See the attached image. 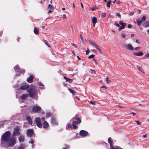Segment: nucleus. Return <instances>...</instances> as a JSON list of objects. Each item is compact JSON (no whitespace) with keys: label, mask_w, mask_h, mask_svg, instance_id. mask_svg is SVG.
Here are the masks:
<instances>
[{"label":"nucleus","mask_w":149,"mask_h":149,"mask_svg":"<svg viewBox=\"0 0 149 149\" xmlns=\"http://www.w3.org/2000/svg\"><path fill=\"white\" fill-rule=\"evenodd\" d=\"M24 138L23 136H21L19 138V140L20 142H22L24 141Z\"/></svg>","instance_id":"obj_21"},{"label":"nucleus","mask_w":149,"mask_h":149,"mask_svg":"<svg viewBox=\"0 0 149 149\" xmlns=\"http://www.w3.org/2000/svg\"><path fill=\"white\" fill-rule=\"evenodd\" d=\"M143 136L144 138H146L147 137L146 134L144 135Z\"/></svg>","instance_id":"obj_58"},{"label":"nucleus","mask_w":149,"mask_h":149,"mask_svg":"<svg viewBox=\"0 0 149 149\" xmlns=\"http://www.w3.org/2000/svg\"><path fill=\"white\" fill-rule=\"evenodd\" d=\"M29 88V86L28 85H23L20 86V89L21 90H26Z\"/></svg>","instance_id":"obj_13"},{"label":"nucleus","mask_w":149,"mask_h":149,"mask_svg":"<svg viewBox=\"0 0 149 149\" xmlns=\"http://www.w3.org/2000/svg\"><path fill=\"white\" fill-rule=\"evenodd\" d=\"M80 38H81V40L82 41V42H83V37L81 34H80Z\"/></svg>","instance_id":"obj_49"},{"label":"nucleus","mask_w":149,"mask_h":149,"mask_svg":"<svg viewBox=\"0 0 149 149\" xmlns=\"http://www.w3.org/2000/svg\"><path fill=\"white\" fill-rule=\"evenodd\" d=\"M88 133L86 131L81 130L79 132L80 135L83 137H85L88 135Z\"/></svg>","instance_id":"obj_7"},{"label":"nucleus","mask_w":149,"mask_h":149,"mask_svg":"<svg viewBox=\"0 0 149 149\" xmlns=\"http://www.w3.org/2000/svg\"><path fill=\"white\" fill-rule=\"evenodd\" d=\"M26 119L28 122L29 124V125H31L32 124V121L31 118L29 117L28 116L26 117Z\"/></svg>","instance_id":"obj_15"},{"label":"nucleus","mask_w":149,"mask_h":149,"mask_svg":"<svg viewBox=\"0 0 149 149\" xmlns=\"http://www.w3.org/2000/svg\"><path fill=\"white\" fill-rule=\"evenodd\" d=\"M95 57V55L94 54H92L88 56V58L90 59L92 58H93Z\"/></svg>","instance_id":"obj_33"},{"label":"nucleus","mask_w":149,"mask_h":149,"mask_svg":"<svg viewBox=\"0 0 149 149\" xmlns=\"http://www.w3.org/2000/svg\"><path fill=\"white\" fill-rule=\"evenodd\" d=\"M48 8L49 9H51L53 7L51 4H49L48 6Z\"/></svg>","instance_id":"obj_34"},{"label":"nucleus","mask_w":149,"mask_h":149,"mask_svg":"<svg viewBox=\"0 0 149 149\" xmlns=\"http://www.w3.org/2000/svg\"><path fill=\"white\" fill-rule=\"evenodd\" d=\"M136 22L137 24L139 26H140L141 24L142 23V21L139 19H137L136 20Z\"/></svg>","instance_id":"obj_22"},{"label":"nucleus","mask_w":149,"mask_h":149,"mask_svg":"<svg viewBox=\"0 0 149 149\" xmlns=\"http://www.w3.org/2000/svg\"><path fill=\"white\" fill-rule=\"evenodd\" d=\"M144 27H147L149 26V22H148L145 23L143 25Z\"/></svg>","instance_id":"obj_26"},{"label":"nucleus","mask_w":149,"mask_h":149,"mask_svg":"<svg viewBox=\"0 0 149 149\" xmlns=\"http://www.w3.org/2000/svg\"><path fill=\"white\" fill-rule=\"evenodd\" d=\"M105 81H106V83L107 84H108L109 83H110L111 81V80L109 79L108 77H106V79H105Z\"/></svg>","instance_id":"obj_28"},{"label":"nucleus","mask_w":149,"mask_h":149,"mask_svg":"<svg viewBox=\"0 0 149 149\" xmlns=\"http://www.w3.org/2000/svg\"><path fill=\"white\" fill-rule=\"evenodd\" d=\"M134 14V12L133 11L129 13V15H132Z\"/></svg>","instance_id":"obj_44"},{"label":"nucleus","mask_w":149,"mask_h":149,"mask_svg":"<svg viewBox=\"0 0 149 149\" xmlns=\"http://www.w3.org/2000/svg\"><path fill=\"white\" fill-rule=\"evenodd\" d=\"M94 62H95V63L96 65H97V62L96 60H95V61Z\"/></svg>","instance_id":"obj_56"},{"label":"nucleus","mask_w":149,"mask_h":149,"mask_svg":"<svg viewBox=\"0 0 149 149\" xmlns=\"http://www.w3.org/2000/svg\"><path fill=\"white\" fill-rule=\"evenodd\" d=\"M51 114L49 113H47L46 114V117L47 118H48L49 117H50L51 116Z\"/></svg>","instance_id":"obj_32"},{"label":"nucleus","mask_w":149,"mask_h":149,"mask_svg":"<svg viewBox=\"0 0 149 149\" xmlns=\"http://www.w3.org/2000/svg\"><path fill=\"white\" fill-rule=\"evenodd\" d=\"M43 127L45 129L47 128L49 126V125L46 121H44L43 123Z\"/></svg>","instance_id":"obj_11"},{"label":"nucleus","mask_w":149,"mask_h":149,"mask_svg":"<svg viewBox=\"0 0 149 149\" xmlns=\"http://www.w3.org/2000/svg\"><path fill=\"white\" fill-rule=\"evenodd\" d=\"M138 68L140 71H141V72L142 71V68L141 66H138Z\"/></svg>","instance_id":"obj_38"},{"label":"nucleus","mask_w":149,"mask_h":149,"mask_svg":"<svg viewBox=\"0 0 149 149\" xmlns=\"http://www.w3.org/2000/svg\"><path fill=\"white\" fill-rule=\"evenodd\" d=\"M30 97L32 98H35L37 95L36 89L34 87H31L27 90Z\"/></svg>","instance_id":"obj_2"},{"label":"nucleus","mask_w":149,"mask_h":149,"mask_svg":"<svg viewBox=\"0 0 149 149\" xmlns=\"http://www.w3.org/2000/svg\"><path fill=\"white\" fill-rule=\"evenodd\" d=\"M124 46L125 48L127 49L130 50H133L134 49V48L131 44H125Z\"/></svg>","instance_id":"obj_5"},{"label":"nucleus","mask_w":149,"mask_h":149,"mask_svg":"<svg viewBox=\"0 0 149 149\" xmlns=\"http://www.w3.org/2000/svg\"><path fill=\"white\" fill-rule=\"evenodd\" d=\"M33 133L34 132L32 129H28L27 130V135L29 137H31L33 135Z\"/></svg>","instance_id":"obj_8"},{"label":"nucleus","mask_w":149,"mask_h":149,"mask_svg":"<svg viewBox=\"0 0 149 149\" xmlns=\"http://www.w3.org/2000/svg\"><path fill=\"white\" fill-rule=\"evenodd\" d=\"M63 78L66 80L67 81H68L70 83H71L72 81V79L67 78L65 76H64Z\"/></svg>","instance_id":"obj_24"},{"label":"nucleus","mask_w":149,"mask_h":149,"mask_svg":"<svg viewBox=\"0 0 149 149\" xmlns=\"http://www.w3.org/2000/svg\"><path fill=\"white\" fill-rule=\"evenodd\" d=\"M129 28H132V25L130 24H128L127 26Z\"/></svg>","instance_id":"obj_43"},{"label":"nucleus","mask_w":149,"mask_h":149,"mask_svg":"<svg viewBox=\"0 0 149 149\" xmlns=\"http://www.w3.org/2000/svg\"><path fill=\"white\" fill-rule=\"evenodd\" d=\"M69 147L68 146H66L65 148H63V149H68Z\"/></svg>","instance_id":"obj_41"},{"label":"nucleus","mask_w":149,"mask_h":149,"mask_svg":"<svg viewBox=\"0 0 149 149\" xmlns=\"http://www.w3.org/2000/svg\"><path fill=\"white\" fill-rule=\"evenodd\" d=\"M77 58H78V59L79 60H80V58L78 56H77Z\"/></svg>","instance_id":"obj_63"},{"label":"nucleus","mask_w":149,"mask_h":149,"mask_svg":"<svg viewBox=\"0 0 149 149\" xmlns=\"http://www.w3.org/2000/svg\"><path fill=\"white\" fill-rule=\"evenodd\" d=\"M89 41L90 42V44L92 45L93 46L95 47L96 49L98 50L100 52L102 53L100 49L99 48L98 46L95 44L91 40H89Z\"/></svg>","instance_id":"obj_4"},{"label":"nucleus","mask_w":149,"mask_h":149,"mask_svg":"<svg viewBox=\"0 0 149 149\" xmlns=\"http://www.w3.org/2000/svg\"><path fill=\"white\" fill-rule=\"evenodd\" d=\"M41 119L42 121H45L44 120L45 119V118H41Z\"/></svg>","instance_id":"obj_61"},{"label":"nucleus","mask_w":149,"mask_h":149,"mask_svg":"<svg viewBox=\"0 0 149 149\" xmlns=\"http://www.w3.org/2000/svg\"><path fill=\"white\" fill-rule=\"evenodd\" d=\"M5 143L8 147H13L16 143L15 139L13 137L10 136L9 131L6 132L2 136L1 144Z\"/></svg>","instance_id":"obj_1"},{"label":"nucleus","mask_w":149,"mask_h":149,"mask_svg":"<svg viewBox=\"0 0 149 149\" xmlns=\"http://www.w3.org/2000/svg\"><path fill=\"white\" fill-rule=\"evenodd\" d=\"M68 128H72V126L70 124H69L68 125Z\"/></svg>","instance_id":"obj_39"},{"label":"nucleus","mask_w":149,"mask_h":149,"mask_svg":"<svg viewBox=\"0 0 149 149\" xmlns=\"http://www.w3.org/2000/svg\"><path fill=\"white\" fill-rule=\"evenodd\" d=\"M146 20V17L145 16H143L141 20L142 21H145Z\"/></svg>","instance_id":"obj_37"},{"label":"nucleus","mask_w":149,"mask_h":149,"mask_svg":"<svg viewBox=\"0 0 149 149\" xmlns=\"http://www.w3.org/2000/svg\"><path fill=\"white\" fill-rule=\"evenodd\" d=\"M111 1L110 0L109 1H108L107 2V6L108 7H110V4L111 3Z\"/></svg>","instance_id":"obj_29"},{"label":"nucleus","mask_w":149,"mask_h":149,"mask_svg":"<svg viewBox=\"0 0 149 149\" xmlns=\"http://www.w3.org/2000/svg\"><path fill=\"white\" fill-rule=\"evenodd\" d=\"M140 48V47H137L135 49V50H138V49H139Z\"/></svg>","instance_id":"obj_55"},{"label":"nucleus","mask_w":149,"mask_h":149,"mask_svg":"<svg viewBox=\"0 0 149 149\" xmlns=\"http://www.w3.org/2000/svg\"><path fill=\"white\" fill-rule=\"evenodd\" d=\"M135 121L137 123L138 125H140V123L138 121L135 120Z\"/></svg>","instance_id":"obj_53"},{"label":"nucleus","mask_w":149,"mask_h":149,"mask_svg":"<svg viewBox=\"0 0 149 149\" xmlns=\"http://www.w3.org/2000/svg\"><path fill=\"white\" fill-rule=\"evenodd\" d=\"M91 71L92 73L95 74V70H93L91 69Z\"/></svg>","instance_id":"obj_46"},{"label":"nucleus","mask_w":149,"mask_h":149,"mask_svg":"<svg viewBox=\"0 0 149 149\" xmlns=\"http://www.w3.org/2000/svg\"><path fill=\"white\" fill-rule=\"evenodd\" d=\"M33 75H31L29 78L27 79V81L29 83H31L33 81Z\"/></svg>","instance_id":"obj_14"},{"label":"nucleus","mask_w":149,"mask_h":149,"mask_svg":"<svg viewBox=\"0 0 149 149\" xmlns=\"http://www.w3.org/2000/svg\"><path fill=\"white\" fill-rule=\"evenodd\" d=\"M115 25H116V26H117L118 27L120 26V25L118 23H115Z\"/></svg>","instance_id":"obj_50"},{"label":"nucleus","mask_w":149,"mask_h":149,"mask_svg":"<svg viewBox=\"0 0 149 149\" xmlns=\"http://www.w3.org/2000/svg\"><path fill=\"white\" fill-rule=\"evenodd\" d=\"M51 122L52 124L54 125H57L58 123L55 119L54 118H52L51 120Z\"/></svg>","instance_id":"obj_12"},{"label":"nucleus","mask_w":149,"mask_h":149,"mask_svg":"<svg viewBox=\"0 0 149 149\" xmlns=\"http://www.w3.org/2000/svg\"><path fill=\"white\" fill-rule=\"evenodd\" d=\"M86 54H88L89 53V51L88 49L86 51Z\"/></svg>","instance_id":"obj_42"},{"label":"nucleus","mask_w":149,"mask_h":149,"mask_svg":"<svg viewBox=\"0 0 149 149\" xmlns=\"http://www.w3.org/2000/svg\"><path fill=\"white\" fill-rule=\"evenodd\" d=\"M101 88H104L105 89H107V86H101Z\"/></svg>","instance_id":"obj_48"},{"label":"nucleus","mask_w":149,"mask_h":149,"mask_svg":"<svg viewBox=\"0 0 149 149\" xmlns=\"http://www.w3.org/2000/svg\"><path fill=\"white\" fill-rule=\"evenodd\" d=\"M95 9V8H91V10H94Z\"/></svg>","instance_id":"obj_62"},{"label":"nucleus","mask_w":149,"mask_h":149,"mask_svg":"<svg viewBox=\"0 0 149 149\" xmlns=\"http://www.w3.org/2000/svg\"><path fill=\"white\" fill-rule=\"evenodd\" d=\"M52 11V10H51V9H50L48 11V13H49L51 12Z\"/></svg>","instance_id":"obj_57"},{"label":"nucleus","mask_w":149,"mask_h":149,"mask_svg":"<svg viewBox=\"0 0 149 149\" xmlns=\"http://www.w3.org/2000/svg\"><path fill=\"white\" fill-rule=\"evenodd\" d=\"M108 141L109 143L110 144V146L113 145V142L112 141L111 138V137L109 138L108 140Z\"/></svg>","instance_id":"obj_25"},{"label":"nucleus","mask_w":149,"mask_h":149,"mask_svg":"<svg viewBox=\"0 0 149 149\" xmlns=\"http://www.w3.org/2000/svg\"><path fill=\"white\" fill-rule=\"evenodd\" d=\"M110 147L111 149H119L118 148L114 147L112 145L110 146Z\"/></svg>","instance_id":"obj_35"},{"label":"nucleus","mask_w":149,"mask_h":149,"mask_svg":"<svg viewBox=\"0 0 149 149\" xmlns=\"http://www.w3.org/2000/svg\"><path fill=\"white\" fill-rule=\"evenodd\" d=\"M19 133V130L18 127L15 128L14 129V134H17Z\"/></svg>","instance_id":"obj_23"},{"label":"nucleus","mask_w":149,"mask_h":149,"mask_svg":"<svg viewBox=\"0 0 149 149\" xmlns=\"http://www.w3.org/2000/svg\"><path fill=\"white\" fill-rule=\"evenodd\" d=\"M90 102L92 104H95V102H92V101H90Z\"/></svg>","instance_id":"obj_47"},{"label":"nucleus","mask_w":149,"mask_h":149,"mask_svg":"<svg viewBox=\"0 0 149 149\" xmlns=\"http://www.w3.org/2000/svg\"><path fill=\"white\" fill-rule=\"evenodd\" d=\"M130 113L132 114L133 115H134V116L136 114V113H135L133 112L131 113Z\"/></svg>","instance_id":"obj_59"},{"label":"nucleus","mask_w":149,"mask_h":149,"mask_svg":"<svg viewBox=\"0 0 149 149\" xmlns=\"http://www.w3.org/2000/svg\"><path fill=\"white\" fill-rule=\"evenodd\" d=\"M116 15L120 17V18L121 15H120V13H116Z\"/></svg>","instance_id":"obj_45"},{"label":"nucleus","mask_w":149,"mask_h":149,"mask_svg":"<svg viewBox=\"0 0 149 149\" xmlns=\"http://www.w3.org/2000/svg\"><path fill=\"white\" fill-rule=\"evenodd\" d=\"M24 146L22 145H21L19 147V149H24Z\"/></svg>","instance_id":"obj_36"},{"label":"nucleus","mask_w":149,"mask_h":149,"mask_svg":"<svg viewBox=\"0 0 149 149\" xmlns=\"http://www.w3.org/2000/svg\"><path fill=\"white\" fill-rule=\"evenodd\" d=\"M146 56L147 57H149V53L146 54Z\"/></svg>","instance_id":"obj_60"},{"label":"nucleus","mask_w":149,"mask_h":149,"mask_svg":"<svg viewBox=\"0 0 149 149\" xmlns=\"http://www.w3.org/2000/svg\"><path fill=\"white\" fill-rule=\"evenodd\" d=\"M63 18H65L66 17V16L65 15L63 14Z\"/></svg>","instance_id":"obj_51"},{"label":"nucleus","mask_w":149,"mask_h":149,"mask_svg":"<svg viewBox=\"0 0 149 149\" xmlns=\"http://www.w3.org/2000/svg\"><path fill=\"white\" fill-rule=\"evenodd\" d=\"M136 42L137 43H138V44L139 43V40L138 39H137L136 40Z\"/></svg>","instance_id":"obj_54"},{"label":"nucleus","mask_w":149,"mask_h":149,"mask_svg":"<svg viewBox=\"0 0 149 149\" xmlns=\"http://www.w3.org/2000/svg\"><path fill=\"white\" fill-rule=\"evenodd\" d=\"M33 141H32L31 142V144H33Z\"/></svg>","instance_id":"obj_64"},{"label":"nucleus","mask_w":149,"mask_h":149,"mask_svg":"<svg viewBox=\"0 0 149 149\" xmlns=\"http://www.w3.org/2000/svg\"><path fill=\"white\" fill-rule=\"evenodd\" d=\"M78 117V116L77 115H75V118L76 119V120L77 121V124L80 123L81 122V120Z\"/></svg>","instance_id":"obj_16"},{"label":"nucleus","mask_w":149,"mask_h":149,"mask_svg":"<svg viewBox=\"0 0 149 149\" xmlns=\"http://www.w3.org/2000/svg\"><path fill=\"white\" fill-rule=\"evenodd\" d=\"M28 96V94H22L21 96V98L22 99L24 100L26 99Z\"/></svg>","instance_id":"obj_20"},{"label":"nucleus","mask_w":149,"mask_h":149,"mask_svg":"<svg viewBox=\"0 0 149 149\" xmlns=\"http://www.w3.org/2000/svg\"><path fill=\"white\" fill-rule=\"evenodd\" d=\"M119 23L121 25V26L120 27L119 30V31H120L122 29L125 28L127 24L125 23H123L122 21H120Z\"/></svg>","instance_id":"obj_9"},{"label":"nucleus","mask_w":149,"mask_h":149,"mask_svg":"<svg viewBox=\"0 0 149 149\" xmlns=\"http://www.w3.org/2000/svg\"><path fill=\"white\" fill-rule=\"evenodd\" d=\"M39 31L38 29L36 27H35L34 28V32L35 34H37L38 33Z\"/></svg>","instance_id":"obj_27"},{"label":"nucleus","mask_w":149,"mask_h":149,"mask_svg":"<svg viewBox=\"0 0 149 149\" xmlns=\"http://www.w3.org/2000/svg\"><path fill=\"white\" fill-rule=\"evenodd\" d=\"M14 69L15 72H17L19 71V66L18 65H16L15 67L14 68Z\"/></svg>","instance_id":"obj_19"},{"label":"nucleus","mask_w":149,"mask_h":149,"mask_svg":"<svg viewBox=\"0 0 149 149\" xmlns=\"http://www.w3.org/2000/svg\"><path fill=\"white\" fill-rule=\"evenodd\" d=\"M121 36L123 38H125L126 36V35L125 34L123 33L121 35Z\"/></svg>","instance_id":"obj_40"},{"label":"nucleus","mask_w":149,"mask_h":149,"mask_svg":"<svg viewBox=\"0 0 149 149\" xmlns=\"http://www.w3.org/2000/svg\"><path fill=\"white\" fill-rule=\"evenodd\" d=\"M76 125H77V122L74 121L73 122L72 125L74 129H76L78 127Z\"/></svg>","instance_id":"obj_17"},{"label":"nucleus","mask_w":149,"mask_h":149,"mask_svg":"<svg viewBox=\"0 0 149 149\" xmlns=\"http://www.w3.org/2000/svg\"><path fill=\"white\" fill-rule=\"evenodd\" d=\"M133 54L136 56H141L143 55V54L142 52H140L137 53H134Z\"/></svg>","instance_id":"obj_18"},{"label":"nucleus","mask_w":149,"mask_h":149,"mask_svg":"<svg viewBox=\"0 0 149 149\" xmlns=\"http://www.w3.org/2000/svg\"><path fill=\"white\" fill-rule=\"evenodd\" d=\"M69 90L70 91V92L73 95L75 93V92L71 89H69Z\"/></svg>","instance_id":"obj_31"},{"label":"nucleus","mask_w":149,"mask_h":149,"mask_svg":"<svg viewBox=\"0 0 149 149\" xmlns=\"http://www.w3.org/2000/svg\"><path fill=\"white\" fill-rule=\"evenodd\" d=\"M25 72V70L24 69L22 70L21 71H20V72L22 73H24Z\"/></svg>","instance_id":"obj_52"},{"label":"nucleus","mask_w":149,"mask_h":149,"mask_svg":"<svg viewBox=\"0 0 149 149\" xmlns=\"http://www.w3.org/2000/svg\"><path fill=\"white\" fill-rule=\"evenodd\" d=\"M92 22L93 24V26L95 27V24L96 23L97 19L96 17H92Z\"/></svg>","instance_id":"obj_10"},{"label":"nucleus","mask_w":149,"mask_h":149,"mask_svg":"<svg viewBox=\"0 0 149 149\" xmlns=\"http://www.w3.org/2000/svg\"><path fill=\"white\" fill-rule=\"evenodd\" d=\"M35 121L36 124V125L40 128H41L42 127V125L41 123L40 118L39 117H37L35 119Z\"/></svg>","instance_id":"obj_3"},{"label":"nucleus","mask_w":149,"mask_h":149,"mask_svg":"<svg viewBox=\"0 0 149 149\" xmlns=\"http://www.w3.org/2000/svg\"><path fill=\"white\" fill-rule=\"evenodd\" d=\"M41 109V107L39 106H34L32 108L33 112L36 113L40 111Z\"/></svg>","instance_id":"obj_6"},{"label":"nucleus","mask_w":149,"mask_h":149,"mask_svg":"<svg viewBox=\"0 0 149 149\" xmlns=\"http://www.w3.org/2000/svg\"><path fill=\"white\" fill-rule=\"evenodd\" d=\"M101 16L102 18L105 17L106 16V14L105 13H102L101 14Z\"/></svg>","instance_id":"obj_30"}]
</instances>
